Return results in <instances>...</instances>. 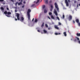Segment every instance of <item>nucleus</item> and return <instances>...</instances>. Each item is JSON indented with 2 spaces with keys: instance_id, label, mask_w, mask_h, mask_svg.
<instances>
[{
  "instance_id": "f257e3e1",
  "label": "nucleus",
  "mask_w": 80,
  "mask_h": 80,
  "mask_svg": "<svg viewBox=\"0 0 80 80\" xmlns=\"http://www.w3.org/2000/svg\"><path fill=\"white\" fill-rule=\"evenodd\" d=\"M30 12H31V10L29 9H28L27 12V14L28 20H30Z\"/></svg>"
},
{
  "instance_id": "f03ea898",
  "label": "nucleus",
  "mask_w": 80,
  "mask_h": 80,
  "mask_svg": "<svg viewBox=\"0 0 80 80\" xmlns=\"http://www.w3.org/2000/svg\"><path fill=\"white\" fill-rule=\"evenodd\" d=\"M54 5H55V7L56 8H57V10L58 12L59 10V8H58V5H57V3L55 2L54 3Z\"/></svg>"
},
{
  "instance_id": "7ed1b4c3",
  "label": "nucleus",
  "mask_w": 80,
  "mask_h": 80,
  "mask_svg": "<svg viewBox=\"0 0 80 80\" xmlns=\"http://www.w3.org/2000/svg\"><path fill=\"white\" fill-rule=\"evenodd\" d=\"M12 13L10 12H7V14H6V16L8 17H10V15H11Z\"/></svg>"
},
{
  "instance_id": "20e7f679",
  "label": "nucleus",
  "mask_w": 80,
  "mask_h": 80,
  "mask_svg": "<svg viewBox=\"0 0 80 80\" xmlns=\"http://www.w3.org/2000/svg\"><path fill=\"white\" fill-rule=\"evenodd\" d=\"M16 15L18 20H20V18H19V17H20V14L18 13H16Z\"/></svg>"
},
{
  "instance_id": "39448f33",
  "label": "nucleus",
  "mask_w": 80,
  "mask_h": 80,
  "mask_svg": "<svg viewBox=\"0 0 80 80\" xmlns=\"http://www.w3.org/2000/svg\"><path fill=\"white\" fill-rule=\"evenodd\" d=\"M75 38L76 39H74V41L75 42H77V40H78V41H79V40H80V39L79 38L77 37H76Z\"/></svg>"
},
{
  "instance_id": "423d86ee",
  "label": "nucleus",
  "mask_w": 80,
  "mask_h": 80,
  "mask_svg": "<svg viewBox=\"0 0 80 80\" xmlns=\"http://www.w3.org/2000/svg\"><path fill=\"white\" fill-rule=\"evenodd\" d=\"M72 16L70 15V16H69L68 17V20L69 21H70V20H72Z\"/></svg>"
},
{
  "instance_id": "0eeeda50",
  "label": "nucleus",
  "mask_w": 80,
  "mask_h": 80,
  "mask_svg": "<svg viewBox=\"0 0 80 80\" xmlns=\"http://www.w3.org/2000/svg\"><path fill=\"white\" fill-rule=\"evenodd\" d=\"M54 13L55 15L56 16H57V15H58V13H57V11H56V9H54Z\"/></svg>"
},
{
  "instance_id": "6e6552de",
  "label": "nucleus",
  "mask_w": 80,
  "mask_h": 80,
  "mask_svg": "<svg viewBox=\"0 0 80 80\" xmlns=\"http://www.w3.org/2000/svg\"><path fill=\"white\" fill-rule=\"evenodd\" d=\"M54 28H55L56 29H57V30L59 29V28H58V26H57V25L54 26Z\"/></svg>"
},
{
  "instance_id": "1a4fd4ad",
  "label": "nucleus",
  "mask_w": 80,
  "mask_h": 80,
  "mask_svg": "<svg viewBox=\"0 0 80 80\" xmlns=\"http://www.w3.org/2000/svg\"><path fill=\"white\" fill-rule=\"evenodd\" d=\"M0 9L1 10V11L2 12H3L4 11V8L3 7H1L0 8Z\"/></svg>"
},
{
  "instance_id": "9d476101",
  "label": "nucleus",
  "mask_w": 80,
  "mask_h": 80,
  "mask_svg": "<svg viewBox=\"0 0 80 80\" xmlns=\"http://www.w3.org/2000/svg\"><path fill=\"white\" fill-rule=\"evenodd\" d=\"M76 23H78L79 22V19H77L76 20Z\"/></svg>"
},
{
  "instance_id": "9b49d317",
  "label": "nucleus",
  "mask_w": 80,
  "mask_h": 80,
  "mask_svg": "<svg viewBox=\"0 0 80 80\" xmlns=\"http://www.w3.org/2000/svg\"><path fill=\"white\" fill-rule=\"evenodd\" d=\"M76 35L77 37H80V33H77Z\"/></svg>"
},
{
  "instance_id": "f8f14e48",
  "label": "nucleus",
  "mask_w": 80,
  "mask_h": 80,
  "mask_svg": "<svg viewBox=\"0 0 80 80\" xmlns=\"http://www.w3.org/2000/svg\"><path fill=\"white\" fill-rule=\"evenodd\" d=\"M39 1H40V0H37V2H36V1H34V2L35 3H38L39 2Z\"/></svg>"
},
{
  "instance_id": "ddd939ff",
  "label": "nucleus",
  "mask_w": 80,
  "mask_h": 80,
  "mask_svg": "<svg viewBox=\"0 0 80 80\" xmlns=\"http://www.w3.org/2000/svg\"><path fill=\"white\" fill-rule=\"evenodd\" d=\"M63 33L65 37H67V33H66V32H64Z\"/></svg>"
},
{
  "instance_id": "4468645a",
  "label": "nucleus",
  "mask_w": 80,
  "mask_h": 80,
  "mask_svg": "<svg viewBox=\"0 0 80 80\" xmlns=\"http://www.w3.org/2000/svg\"><path fill=\"white\" fill-rule=\"evenodd\" d=\"M24 20V18H23V17H21V20H20L21 21H23Z\"/></svg>"
},
{
  "instance_id": "2eb2a0df",
  "label": "nucleus",
  "mask_w": 80,
  "mask_h": 80,
  "mask_svg": "<svg viewBox=\"0 0 80 80\" xmlns=\"http://www.w3.org/2000/svg\"><path fill=\"white\" fill-rule=\"evenodd\" d=\"M51 18H52V19H53V20H54V19H55V18H54V17L52 15L51 16Z\"/></svg>"
},
{
  "instance_id": "dca6fc26",
  "label": "nucleus",
  "mask_w": 80,
  "mask_h": 80,
  "mask_svg": "<svg viewBox=\"0 0 80 80\" xmlns=\"http://www.w3.org/2000/svg\"><path fill=\"white\" fill-rule=\"evenodd\" d=\"M66 3L67 7H68V6H69V4H68V2H66Z\"/></svg>"
},
{
  "instance_id": "f3484780",
  "label": "nucleus",
  "mask_w": 80,
  "mask_h": 80,
  "mask_svg": "<svg viewBox=\"0 0 80 80\" xmlns=\"http://www.w3.org/2000/svg\"><path fill=\"white\" fill-rule=\"evenodd\" d=\"M22 2H20L18 3V5H22Z\"/></svg>"
},
{
  "instance_id": "a211bd4d",
  "label": "nucleus",
  "mask_w": 80,
  "mask_h": 80,
  "mask_svg": "<svg viewBox=\"0 0 80 80\" xmlns=\"http://www.w3.org/2000/svg\"><path fill=\"white\" fill-rule=\"evenodd\" d=\"M48 0H46L45 3L46 4H48Z\"/></svg>"
},
{
  "instance_id": "6ab92c4d",
  "label": "nucleus",
  "mask_w": 80,
  "mask_h": 80,
  "mask_svg": "<svg viewBox=\"0 0 80 80\" xmlns=\"http://www.w3.org/2000/svg\"><path fill=\"white\" fill-rule=\"evenodd\" d=\"M47 10L46 9H44V13H47Z\"/></svg>"
},
{
  "instance_id": "aec40b11",
  "label": "nucleus",
  "mask_w": 80,
  "mask_h": 80,
  "mask_svg": "<svg viewBox=\"0 0 80 80\" xmlns=\"http://www.w3.org/2000/svg\"><path fill=\"white\" fill-rule=\"evenodd\" d=\"M43 27H44V22H43L41 25L42 28H43Z\"/></svg>"
},
{
  "instance_id": "412c9836",
  "label": "nucleus",
  "mask_w": 80,
  "mask_h": 80,
  "mask_svg": "<svg viewBox=\"0 0 80 80\" xmlns=\"http://www.w3.org/2000/svg\"><path fill=\"white\" fill-rule=\"evenodd\" d=\"M7 11H5L4 12V14H6V15H7Z\"/></svg>"
},
{
  "instance_id": "4be33fe9",
  "label": "nucleus",
  "mask_w": 80,
  "mask_h": 80,
  "mask_svg": "<svg viewBox=\"0 0 80 80\" xmlns=\"http://www.w3.org/2000/svg\"><path fill=\"white\" fill-rule=\"evenodd\" d=\"M45 26L47 28H48V25L47 24H45Z\"/></svg>"
},
{
  "instance_id": "5701e85b",
  "label": "nucleus",
  "mask_w": 80,
  "mask_h": 80,
  "mask_svg": "<svg viewBox=\"0 0 80 80\" xmlns=\"http://www.w3.org/2000/svg\"><path fill=\"white\" fill-rule=\"evenodd\" d=\"M43 32L45 33H47V31L45 30V29H44Z\"/></svg>"
},
{
  "instance_id": "b1692460",
  "label": "nucleus",
  "mask_w": 80,
  "mask_h": 80,
  "mask_svg": "<svg viewBox=\"0 0 80 80\" xmlns=\"http://www.w3.org/2000/svg\"><path fill=\"white\" fill-rule=\"evenodd\" d=\"M49 15H52V12H49Z\"/></svg>"
},
{
  "instance_id": "393cba45",
  "label": "nucleus",
  "mask_w": 80,
  "mask_h": 80,
  "mask_svg": "<svg viewBox=\"0 0 80 80\" xmlns=\"http://www.w3.org/2000/svg\"><path fill=\"white\" fill-rule=\"evenodd\" d=\"M42 8L43 9H44V8H45V5H43L42 6Z\"/></svg>"
},
{
  "instance_id": "a878e982",
  "label": "nucleus",
  "mask_w": 80,
  "mask_h": 80,
  "mask_svg": "<svg viewBox=\"0 0 80 80\" xmlns=\"http://www.w3.org/2000/svg\"><path fill=\"white\" fill-rule=\"evenodd\" d=\"M38 21V20H37V19H36L35 20V22H37Z\"/></svg>"
},
{
  "instance_id": "bb28decb",
  "label": "nucleus",
  "mask_w": 80,
  "mask_h": 80,
  "mask_svg": "<svg viewBox=\"0 0 80 80\" xmlns=\"http://www.w3.org/2000/svg\"><path fill=\"white\" fill-rule=\"evenodd\" d=\"M65 3L68 2V1L67 0H65Z\"/></svg>"
},
{
  "instance_id": "cd10ccee",
  "label": "nucleus",
  "mask_w": 80,
  "mask_h": 80,
  "mask_svg": "<svg viewBox=\"0 0 80 80\" xmlns=\"http://www.w3.org/2000/svg\"><path fill=\"white\" fill-rule=\"evenodd\" d=\"M57 18L58 20H60V18H59L58 17H57Z\"/></svg>"
},
{
  "instance_id": "c85d7f7f",
  "label": "nucleus",
  "mask_w": 80,
  "mask_h": 80,
  "mask_svg": "<svg viewBox=\"0 0 80 80\" xmlns=\"http://www.w3.org/2000/svg\"><path fill=\"white\" fill-rule=\"evenodd\" d=\"M52 0H50L49 2V3H52Z\"/></svg>"
},
{
  "instance_id": "c756f323",
  "label": "nucleus",
  "mask_w": 80,
  "mask_h": 80,
  "mask_svg": "<svg viewBox=\"0 0 80 80\" xmlns=\"http://www.w3.org/2000/svg\"><path fill=\"white\" fill-rule=\"evenodd\" d=\"M34 6H35V4H33L32 5L31 7H34Z\"/></svg>"
},
{
  "instance_id": "7c9ffc66",
  "label": "nucleus",
  "mask_w": 80,
  "mask_h": 80,
  "mask_svg": "<svg viewBox=\"0 0 80 80\" xmlns=\"http://www.w3.org/2000/svg\"><path fill=\"white\" fill-rule=\"evenodd\" d=\"M52 10H53V9L51 8V9H50V11L51 12H52Z\"/></svg>"
},
{
  "instance_id": "2f4dec72",
  "label": "nucleus",
  "mask_w": 80,
  "mask_h": 80,
  "mask_svg": "<svg viewBox=\"0 0 80 80\" xmlns=\"http://www.w3.org/2000/svg\"><path fill=\"white\" fill-rule=\"evenodd\" d=\"M62 17H63V18H65V15H62Z\"/></svg>"
},
{
  "instance_id": "473e14b6",
  "label": "nucleus",
  "mask_w": 80,
  "mask_h": 80,
  "mask_svg": "<svg viewBox=\"0 0 80 80\" xmlns=\"http://www.w3.org/2000/svg\"><path fill=\"white\" fill-rule=\"evenodd\" d=\"M58 25H61V23H60V22H59L58 23Z\"/></svg>"
},
{
  "instance_id": "72a5a7b5",
  "label": "nucleus",
  "mask_w": 80,
  "mask_h": 80,
  "mask_svg": "<svg viewBox=\"0 0 80 80\" xmlns=\"http://www.w3.org/2000/svg\"><path fill=\"white\" fill-rule=\"evenodd\" d=\"M51 8H52L53 9V5H51Z\"/></svg>"
},
{
  "instance_id": "f704fd0d",
  "label": "nucleus",
  "mask_w": 80,
  "mask_h": 80,
  "mask_svg": "<svg viewBox=\"0 0 80 80\" xmlns=\"http://www.w3.org/2000/svg\"><path fill=\"white\" fill-rule=\"evenodd\" d=\"M73 23L75 24V21L74 20H73Z\"/></svg>"
},
{
  "instance_id": "c9c22d12",
  "label": "nucleus",
  "mask_w": 80,
  "mask_h": 80,
  "mask_svg": "<svg viewBox=\"0 0 80 80\" xmlns=\"http://www.w3.org/2000/svg\"><path fill=\"white\" fill-rule=\"evenodd\" d=\"M78 23V26H79V27H80V23L79 22V23Z\"/></svg>"
},
{
  "instance_id": "e433bc0d",
  "label": "nucleus",
  "mask_w": 80,
  "mask_h": 80,
  "mask_svg": "<svg viewBox=\"0 0 80 80\" xmlns=\"http://www.w3.org/2000/svg\"><path fill=\"white\" fill-rule=\"evenodd\" d=\"M3 1H4V0H0V2H3Z\"/></svg>"
},
{
  "instance_id": "4c0bfd02",
  "label": "nucleus",
  "mask_w": 80,
  "mask_h": 80,
  "mask_svg": "<svg viewBox=\"0 0 80 80\" xmlns=\"http://www.w3.org/2000/svg\"><path fill=\"white\" fill-rule=\"evenodd\" d=\"M58 33H55V35H58Z\"/></svg>"
},
{
  "instance_id": "58836bf2",
  "label": "nucleus",
  "mask_w": 80,
  "mask_h": 80,
  "mask_svg": "<svg viewBox=\"0 0 80 80\" xmlns=\"http://www.w3.org/2000/svg\"><path fill=\"white\" fill-rule=\"evenodd\" d=\"M74 3H77V1H74Z\"/></svg>"
},
{
  "instance_id": "ea45409f",
  "label": "nucleus",
  "mask_w": 80,
  "mask_h": 80,
  "mask_svg": "<svg viewBox=\"0 0 80 80\" xmlns=\"http://www.w3.org/2000/svg\"><path fill=\"white\" fill-rule=\"evenodd\" d=\"M18 3V2H16V3H15V5H16V6H17V4Z\"/></svg>"
},
{
  "instance_id": "a19ab883",
  "label": "nucleus",
  "mask_w": 80,
  "mask_h": 80,
  "mask_svg": "<svg viewBox=\"0 0 80 80\" xmlns=\"http://www.w3.org/2000/svg\"><path fill=\"white\" fill-rule=\"evenodd\" d=\"M77 7L78 8V4H77Z\"/></svg>"
},
{
  "instance_id": "79ce46f5",
  "label": "nucleus",
  "mask_w": 80,
  "mask_h": 80,
  "mask_svg": "<svg viewBox=\"0 0 80 80\" xmlns=\"http://www.w3.org/2000/svg\"><path fill=\"white\" fill-rule=\"evenodd\" d=\"M23 3H24V4H25L26 3V2H25V1H24Z\"/></svg>"
},
{
  "instance_id": "37998d69",
  "label": "nucleus",
  "mask_w": 80,
  "mask_h": 80,
  "mask_svg": "<svg viewBox=\"0 0 80 80\" xmlns=\"http://www.w3.org/2000/svg\"><path fill=\"white\" fill-rule=\"evenodd\" d=\"M78 42L80 44V40L78 41Z\"/></svg>"
},
{
  "instance_id": "c03bdc74",
  "label": "nucleus",
  "mask_w": 80,
  "mask_h": 80,
  "mask_svg": "<svg viewBox=\"0 0 80 80\" xmlns=\"http://www.w3.org/2000/svg\"><path fill=\"white\" fill-rule=\"evenodd\" d=\"M7 9L8 10H9V8H7Z\"/></svg>"
},
{
  "instance_id": "a18cd8bd",
  "label": "nucleus",
  "mask_w": 80,
  "mask_h": 80,
  "mask_svg": "<svg viewBox=\"0 0 80 80\" xmlns=\"http://www.w3.org/2000/svg\"><path fill=\"white\" fill-rule=\"evenodd\" d=\"M34 20V18H33L32 20V22H33V21Z\"/></svg>"
},
{
  "instance_id": "49530a36",
  "label": "nucleus",
  "mask_w": 80,
  "mask_h": 80,
  "mask_svg": "<svg viewBox=\"0 0 80 80\" xmlns=\"http://www.w3.org/2000/svg\"><path fill=\"white\" fill-rule=\"evenodd\" d=\"M48 18H49V19L50 20V17H49V16H48Z\"/></svg>"
},
{
  "instance_id": "de8ad7c7",
  "label": "nucleus",
  "mask_w": 80,
  "mask_h": 80,
  "mask_svg": "<svg viewBox=\"0 0 80 80\" xmlns=\"http://www.w3.org/2000/svg\"><path fill=\"white\" fill-rule=\"evenodd\" d=\"M68 2H70V0H68Z\"/></svg>"
},
{
  "instance_id": "09e8293b",
  "label": "nucleus",
  "mask_w": 80,
  "mask_h": 80,
  "mask_svg": "<svg viewBox=\"0 0 80 80\" xmlns=\"http://www.w3.org/2000/svg\"><path fill=\"white\" fill-rule=\"evenodd\" d=\"M21 3H22V2H23V0H21Z\"/></svg>"
},
{
  "instance_id": "8fccbe9b",
  "label": "nucleus",
  "mask_w": 80,
  "mask_h": 80,
  "mask_svg": "<svg viewBox=\"0 0 80 80\" xmlns=\"http://www.w3.org/2000/svg\"><path fill=\"white\" fill-rule=\"evenodd\" d=\"M15 20H16V21H17V19L15 18Z\"/></svg>"
},
{
  "instance_id": "3c124183",
  "label": "nucleus",
  "mask_w": 80,
  "mask_h": 80,
  "mask_svg": "<svg viewBox=\"0 0 80 80\" xmlns=\"http://www.w3.org/2000/svg\"><path fill=\"white\" fill-rule=\"evenodd\" d=\"M22 8H24V6H22Z\"/></svg>"
},
{
  "instance_id": "603ef678",
  "label": "nucleus",
  "mask_w": 80,
  "mask_h": 80,
  "mask_svg": "<svg viewBox=\"0 0 80 80\" xmlns=\"http://www.w3.org/2000/svg\"><path fill=\"white\" fill-rule=\"evenodd\" d=\"M48 30H50V28H48Z\"/></svg>"
},
{
  "instance_id": "864d4df0",
  "label": "nucleus",
  "mask_w": 80,
  "mask_h": 80,
  "mask_svg": "<svg viewBox=\"0 0 80 80\" xmlns=\"http://www.w3.org/2000/svg\"><path fill=\"white\" fill-rule=\"evenodd\" d=\"M38 32H40V30H38Z\"/></svg>"
},
{
  "instance_id": "5fc2aeb1",
  "label": "nucleus",
  "mask_w": 80,
  "mask_h": 80,
  "mask_svg": "<svg viewBox=\"0 0 80 80\" xmlns=\"http://www.w3.org/2000/svg\"><path fill=\"white\" fill-rule=\"evenodd\" d=\"M58 35H60V33H58Z\"/></svg>"
},
{
  "instance_id": "6e6d98bb",
  "label": "nucleus",
  "mask_w": 80,
  "mask_h": 80,
  "mask_svg": "<svg viewBox=\"0 0 80 80\" xmlns=\"http://www.w3.org/2000/svg\"><path fill=\"white\" fill-rule=\"evenodd\" d=\"M79 6H80V3L78 4Z\"/></svg>"
},
{
  "instance_id": "4d7b16f0",
  "label": "nucleus",
  "mask_w": 80,
  "mask_h": 80,
  "mask_svg": "<svg viewBox=\"0 0 80 80\" xmlns=\"http://www.w3.org/2000/svg\"><path fill=\"white\" fill-rule=\"evenodd\" d=\"M78 1H80V0H78Z\"/></svg>"
},
{
  "instance_id": "13d9d810",
  "label": "nucleus",
  "mask_w": 80,
  "mask_h": 80,
  "mask_svg": "<svg viewBox=\"0 0 80 80\" xmlns=\"http://www.w3.org/2000/svg\"><path fill=\"white\" fill-rule=\"evenodd\" d=\"M3 4H5V3H3Z\"/></svg>"
},
{
  "instance_id": "bf43d9fd",
  "label": "nucleus",
  "mask_w": 80,
  "mask_h": 80,
  "mask_svg": "<svg viewBox=\"0 0 80 80\" xmlns=\"http://www.w3.org/2000/svg\"><path fill=\"white\" fill-rule=\"evenodd\" d=\"M19 0V1H20V0Z\"/></svg>"
},
{
  "instance_id": "052dcab7",
  "label": "nucleus",
  "mask_w": 80,
  "mask_h": 80,
  "mask_svg": "<svg viewBox=\"0 0 80 80\" xmlns=\"http://www.w3.org/2000/svg\"><path fill=\"white\" fill-rule=\"evenodd\" d=\"M15 12H17V11L15 10Z\"/></svg>"
},
{
  "instance_id": "680f3d73",
  "label": "nucleus",
  "mask_w": 80,
  "mask_h": 80,
  "mask_svg": "<svg viewBox=\"0 0 80 80\" xmlns=\"http://www.w3.org/2000/svg\"><path fill=\"white\" fill-rule=\"evenodd\" d=\"M42 0L41 1V2H42Z\"/></svg>"
},
{
  "instance_id": "e2e57ef3",
  "label": "nucleus",
  "mask_w": 80,
  "mask_h": 80,
  "mask_svg": "<svg viewBox=\"0 0 80 80\" xmlns=\"http://www.w3.org/2000/svg\"><path fill=\"white\" fill-rule=\"evenodd\" d=\"M68 32H69V31H68Z\"/></svg>"
}]
</instances>
